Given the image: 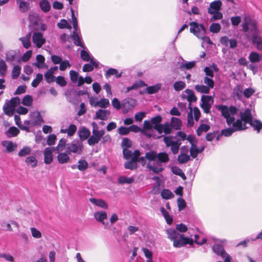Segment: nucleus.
<instances>
[{"mask_svg":"<svg viewBox=\"0 0 262 262\" xmlns=\"http://www.w3.org/2000/svg\"><path fill=\"white\" fill-rule=\"evenodd\" d=\"M221 27L219 23H212L209 27V31L213 33H217L221 30Z\"/></svg>","mask_w":262,"mask_h":262,"instance_id":"obj_53","label":"nucleus"},{"mask_svg":"<svg viewBox=\"0 0 262 262\" xmlns=\"http://www.w3.org/2000/svg\"><path fill=\"white\" fill-rule=\"evenodd\" d=\"M210 128V125L206 124H201L196 129V134L198 136H200L203 132H207Z\"/></svg>","mask_w":262,"mask_h":262,"instance_id":"obj_35","label":"nucleus"},{"mask_svg":"<svg viewBox=\"0 0 262 262\" xmlns=\"http://www.w3.org/2000/svg\"><path fill=\"white\" fill-rule=\"evenodd\" d=\"M109 105V100L106 98H101L99 101H97L94 104L95 107L97 106L101 108H106Z\"/></svg>","mask_w":262,"mask_h":262,"instance_id":"obj_32","label":"nucleus"},{"mask_svg":"<svg viewBox=\"0 0 262 262\" xmlns=\"http://www.w3.org/2000/svg\"><path fill=\"white\" fill-rule=\"evenodd\" d=\"M90 202H91L92 203L94 204V205L99 206L102 208L106 209L107 208V204L106 203V202L101 199H97L95 198H90L89 199Z\"/></svg>","mask_w":262,"mask_h":262,"instance_id":"obj_21","label":"nucleus"},{"mask_svg":"<svg viewBox=\"0 0 262 262\" xmlns=\"http://www.w3.org/2000/svg\"><path fill=\"white\" fill-rule=\"evenodd\" d=\"M217 108L221 111L222 115L225 118L230 115L229 108L226 105H219Z\"/></svg>","mask_w":262,"mask_h":262,"instance_id":"obj_42","label":"nucleus"},{"mask_svg":"<svg viewBox=\"0 0 262 262\" xmlns=\"http://www.w3.org/2000/svg\"><path fill=\"white\" fill-rule=\"evenodd\" d=\"M166 232L168 235V238L171 240L174 241L177 238H178L179 236L181 235L176 230L174 229L169 228L166 230Z\"/></svg>","mask_w":262,"mask_h":262,"instance_id":"obj_20","label":"nucleus"},{"mask_svg":"<svg viewBox=\"0 0 262 262\" xmlns=\"http://www.w3.org/2000/svg\"><path fill=\"white\" fill-rule=\"evenodd\" d=\"M136 105V100L130 97L125 98L122 101V107L124 114L127 113L129 110L133 108Z\"/></svg>","mask_w":262,"mask_h":262,"instance_id":"obj_7","label":"nucleus"},{"mask_svg":"<svg viewBox=\"0 0 262 262\" xmlns=\"http://www.w3.org/2000/svg\"><path fill=\"white\" fill-rule=\"evenodd\" d=\"M210 100L213 102V98L211 96L203 95L201 97L202 102L200 106L205 113L208 114L210 113V108L211 107V104L209 102Z\"/></svg>","mask_w":262,"mask_h":262,"instance_id":"obj_6","label":"nucleus"},{"mask_svg":"<svg viewBox=\"0 0 262 262\" xmlns=\"http://www.w3.org/2000/svg\"><path fill=\"white\" fill-rule=\"evenodd\" d=\"M89 166V164L85 160H79L78 162L77 168L81 171H85Z\"/></svg>","mask_w":262,"mask_h":262,"instance_id":"obj_40","label":"nucleus"},{"mask_svg":"<svg viewBox=\"0 0 262 262\" xmlns=\"http://www.w3.org/2000/svg\"><path fill=\"white\" fill-rule=\"evenodd\" d=\"M178 202V207L179 211H181L184 209L186 207V203L185 201L182 199L181 197H180L177 200Z\"/></svg>","mask_w":262,"mask_h":262,"instance_id":"obj_58","label":"nucleus"},{"mask_svg":"<svg viewBox=\"0 0 262 262\" xmlns=\"http://www.w3.org/2000/svg\"><path fill=\"white\" fill-rule=\"evenodd\" d=\"M36 59L37 62L34 63V65L38 68H41L45 64V58L42 55L38 54L36 56Z\"/></svg>","mask_w":262,"mask_h":262,"instance_id":"obj_37","label":"nucleus"},{"mask_svg":"<svg viewBox=\"0 0 262 262\" xmlns=\"http://www.w3.org/2000/svg\"><path fill=\"white\" fill-rule=\"evenodd\" d=\"M57 27L61 29L67 28L71 29L72 28L71 26L68 23L67 20L65 19H61L60 23H58L57 24Z\"/></svg>","mask_w":262,"mask_h":262,"instance_id":"obj_45","label":"nucleus"},{"mask_svg":"<svg viewBox=\"0 0 262 262\" xmlns=\"http://www.w3.org/2000/svg\"><path fill=\"white\" fill-rule=\"evenodd\" d=\"M6 56L7 61L12 62L15 60L16 53L14 51L11 50L6 53Z\"/></svg>","mask_w":262,"mask_h":262,"instance_id":"obj_56","label":"nucleus"},{"mask_svg":"<svg viewBox=\"0 0 262 262\" xmlns=\"http://www.w3.org/2000/svg\"><path fill=\"white\" fill-rule=\"evenodd\" d=\"M114 75H115V77L117 78H119L121 77L122 75V72H121L120 73H118V71L116 69L110 68L106 71L105 74V76L106 77H109L111 76Z\"/></svg>","mask_w":262,"mask_h":262,"instance_id":"obj_30","label":"nucleus"},{"mask_svg":"<svg viewBox=\"0 0 262 262\" xmlns=\"http://www.w3.org/2000/svg\"><path fill=\"white\" fill-rule=\"evenodd\" d=\"M162 84L157 83L155 85L148 86L145 89V93L148 94H153L157 93L161 88Z\"/></svg>","mask_w":262,"mask_h":262,"instance_id":"obj_22","label":"nucleus"},{"mask_svg":"<svg viewBox=\"0 0 262 262\" xmlns=\"http://www.w3.org/2000/svg\"><path fill=\"white\" fill-rule=\"evenodd\" d=\"M132 141L128 138H123L121 142V147L124 148H128L132 146Z\"/></svg>","mask_w":262,"mask_h":262,"instance_id":"obj_51","label":"nucleus"},{"mask_svg":"<svg viewBox=\"0 0 262 262\" xmlns=\"http://www.w3.org/2000/svg\"><path fill=\"white\" fill-rule=\"evenodd\" d=\"M249 124L252 126L254 130H256L258 133H259L260 129H262V122L259 120L253 119Z\"/></svg>","mask_w":262,"mask_h":262,"instance_id":"obj_25","label":"nucleus"},{"mask_svg":"<svg viewBox=\"0 0 262 262\" xmlns=\"http://www.w3.org/2000/svg\"><path fill=\"white\" fill-rule=\"evenodd\" d=\"M222 3L220 0L215 1L210 4L209 7L208 8V13L209 14H213L216 11H220L221 10Z\"/></svg>","mask_w":262,"mask_h":262,"instance_id":"obj_11","label":"nucleus"},{"mask_svg":"<svg viewBox=\"0 0 262 262\" xmlns=\"http://www.w3.org/2000/svg\"><path fill=\"white\" fill-rule=\"evenodd\" d=\"M212 250L217 255L224 258L228 254L225 251L224 247L221 244H214L212 247Z\"/></svg>","mask_w":262,"mask_h":262,"instance_id":"obj_15","label":"nucleus"},{"mask_svg":"<svg viewBox=\"0 0 262 262\" xmlns=\"http://www.w3.org/2000/svg\"><path fill=\"white\" fill-rule=\"evenodd\" d=\"M26 162L28 165H31V167L34 168L37 166V161L33 156H30L26 158Z\"/></svg>","mask_w":262,"mask_h":262,"instance_id":"obj_50","label":"nucleus"},{"mask_svg":"<svg viewBox=\"0 0 262 262\" xmlns=\"http://www.w3.org/2000/svg\"><path fill=\"white\" fill-rule=\"evenodd\" d=\"M161 195L163 199L168 200L174 197V194L168 189H163L161 193Z\"/></svg>","mask_w":262,"mask_h":262,"instance_id":"obj_41","label":"nucleus"},{"mask_svg":"<svg viewBox=\"0 0 262 262\" xmlns=\"http://www.w3.org/2000/svg\"><path fill=\"white\" fill-rule=\"evenodd\" d=\"M43 155L45 163L46 164H49L52 162L53 160V156L52 151L51 150L50 147H47L45 149Z\"/></svg>","mask_w":262,"mask_h":262,"instance_id":"obj_16","label":"nucleus"},{"mask_svg":"<svg viewBox=\"0 0 262 262\" xmlns=\"http://www.w3.org/2000/svg\"><path fill=\"white\" fill-rule=\"evenodd\" d=\"M39 7L44 12H48L51 9V5L48 0H41L39 2Z\"/></svg>","mask_w":262,"mask_h":262,"instance_id":"obj_29","label":"nucleus"},{"mask_svg":"<svg viewBox=\"0 0 262 262\" xmlns=\"http://www.w3.org/2000/svg\"><path fill=\"white\" fill-rule=\"evenodd\" d=\"M177 160L180 164H184L189 161L190 158L187 154L182 153L178 156Z\"/></svg>","mask_w":262,"mask_h":262,"instance_id":"obj_38","label":"nucleus"},{"mask_svg":"<svg viewBox=\"0 0 262 262\" xmlns=\"http://www.w3.org/2000/svg\"><path fill=\"white\" fill-rule=\"evenodd\" d=\"M243 120L242 119H237L235 122L233 123V128L236 129V131L243 130L247 128L246 123L244 122L243 123Z\"/></svg>","mask_w":262,"mask_h":262,"instance_id":"obj_18","label":"nucleus"},{"mask_svg":"<svg viewBox=\"0 0 262 262\" xmlns=\"http://www.w3.org/2000/svg\"><path fill=\"white\" fill-rule=\"evenodd\" d=\"M195 66V61H192L182 63L180 65V68H184L186 70H190Z\"/></svg>","mask_w":262,"mask_h":262,"instance_id":"obj_57","label":"nucleus"},{"mask_svg":"<svg viewBox=\"0 0 262 262\" xmlns=\"http://www.w3.org/2000/svg\"><path fill=\"white\" fill-rule=\"evenodd\" d=\"M157 166H152L149 163H148L146 167L150 170H152L155 173H159L162 172L164 168L162 167V163H166L169 161L168 155L165 152H161L157 154Z\"/></svg>","mask_w":262,"mask_h":262,"instance_id":"obj_3","label":"nucleus"},{"mask_svg":"<svg viewBox=\"0 0 262 262\" xmlns=\"http://www.w3.org/2000/svg\"><path fill=\"white\" fill-rule=\"evenodd\" d=\"M31 149L29 146H24L18 153L19 157H25L31 154Z\"/></svg>","mask_w":262,"mask_h":262,"instance_id":"obj_48","label":"nucleus"},{"mask_svg":"<svg viewBox=\"0 0 262 262\" xmlns=\"http://www.w3.org/2000/svg\"><path fill=\"white\" fill-rule=\"evenodd\" d=\"M189 25L190 26V32L193 33L198 38L201 39L204 42H206L209 45H212L209 37L205 36L206 30L204 26L202 24H199L197 22L192 21Z\"/></svg>","mask_w":262,"mask_h":262,"instance_id":"obj_2","label":"nucleus"},{"mask_svg":"<svg viewBox=\"0 0 262 262\" xmlns=\"http://www.w3.org/2000/svg\"><path fill=\"white\" fill-rule=\"evenodd\" d=\"M3 110L6 115L11 116L13 115L15 109L12 106L10 105L9 102L7 101L5 103L3 106Z\"/></svg>","mask_w":262,"mask_h":262,"instance_id":"obj_28","label":"nucleus"},{"mask_svg":"<svg viewBox=\"0 0 262 262\" xmlns=\"http://www.w3.org/2000/svg\"><path fill=\"white\" fill-rule=\"evenodd\" d=\"M173 127L171 123L166 122L163 124V132L166 134H169L171 133Z\"/></svg>","mask_w":262,"mask_h":262,"instance_id":"obj_63","label":"nucleus"},{"mask_svg":"<svg viewBox=\"0 0 262 262\" xmlns=\"http://www.w3.org/2000/svg\"><path fill=\"white\" fill-rule=\"evenodd\" d=\"M235 132H236V129L233 128L229 127L223 129L221 131V135H223L225 137H229Z\"/></svg>","mask_w":262,"mask_h":262,"instance_id":"obj_55","label":"nucleus"},{"mask_svg":"<svg viewBox=\"0 0 262 262\" xmlns=\"http://www.w3.org/2000/svg\"><path fill=\"white\" fill-rule=\"evenodd\" d=\"M101 138L92 130V135L88 139V143L89 145H94L98 143L100 140Z\"/></svg>","mask_w":262,"mask_h":262,"instance_id":"obj_24","label":"nucleus"},{"mask_svg":"<svg viewBox=\"0 0 262 262\" xmlns=\"http://www.w3.org/2000/svg\"><path fill=\"white\" fill-rule=\"evenodd\" d=\"M240 117L242 120H243L245 123L249 124L253 120L251 111L249 108H246L244 112H241Z\"/></svg>","mask_w":262,"mask_h":262,"instance_id":"obj_12","label":"nucleus"},{"mask_svg":"<svg viewBox=\"0 0 262 262\" xmlns=\"http://www.w3.org/2000/svg\"><path fill=\"white\" fill-rule=\"evenodd\" d=\"M21 68L19 66H15L12 71V78L16 79L18 78L20 73Z\"/></svg>","mask_w":262,"mask_h":262,"instance_id":"obj_49","label":"nucleus"},{"mask_svg":"<svg viewBox=\"0 0 262 262\" xmlns=\"http://www.w3.org/2000/svg\"><path fill=\"white\" fill-rule=\"evenodd\" d=\"M74 91L73 89H68L66 91L64 95L67 100L71 103H75V99L73 97Z\"/></svg>","mask_w":262,"mask_h":262,"instance_id":"obj_34","label":"nucleus"},{"mask_svg":"<svg viewBox=\"0 0 262 262\" xmlns=\"http://www.w3.org/2000/svg\"><path fill=\"white\" fill-rule=\"evenodd\" d=\"M70 79L72 82L76 83L79 77L78 72L74 70H71L69 73Z\"/></svg>","mask_w":262,"mask_h":262,"instance_id":"obj_60","label":"nucleus"},{"mask_svg":"<svg viewBox=\"0 0 262 262\" xmlns=\"http://www.w3.org/2000/svg\"><path fill=\"white\" fill-rule=\"evenodd\" d=\"M135 158H131L129 161H126L124 163V167L125 169L130 170L136 169L138 167L137 164L135 162Z\"/></svg>","mask_w":262,"mask_h":262,"instance_id":"obj_27","label":"nucleus"},{"mask_svg":"<svg viewBox=\"0 0 262 262\" xmlns=\"http://www.w3.org/2000/svg\"><path fill=\"white\" fill-rule=\"evenodd\" d=\"M257 25L258 23L256 20L248 16L245 18L242 26L244 32H247L249 31L251 33L249 37V41L253 45H256L258 50L262 51V38L258 35L259 30Z\"/></svg>","mask_w":262,"mask_h":262,"instance_id":"obj_1","label":"nucleus"},{"mask_svg":"<svg viewBox=\"0 0 262 262\" xmlns=\"http://www.w3.org/2000/svg\"><path fill=\"white\" fill-rule=\"evenodd\" d=\"M188 94L187 96L183 95L182 96L183 99L186 98L188 102L189 103L195 102L197 101V97L194 95L193 91L190 89H187L184 91Z\"/></svg>","mask_w":262,"mask_h":262,"instance_id":"obj_17","label":"nucleus"},{"mask_svg":"<svg viewBox=\"0 0 262 262\" xmlns=\"http://www.w3.org/2000/svg\"><path fill=\"white\" fill-rule=\"evenodd\" d=\"M186 86V84L182 81H177L173 84V88L176 91H180Z\"/></svg>","mask_w":262,"mask_h":262,"instance_id":"obj_44","label":"nucleus"},{"mask_svg":"<svg viewBox=\"0 0 262 262\" xmlns=\"http://www.w3.org/2000/svg\"><path fill=\"white\" fill-rule=\"evenodd\" d=\"M135 179L133 177L128 178L125 176H120L118 179V182L120 184H131L133 183Z\"/></svg>","mask_w":262,"mask_h":262,"instance_id":"obj_33","label":"nucleus"},{"mask_svg":"<svg viewBox=\"0 0 262 262\" xmlns=\"http://www.w3.org/2000/svg\"><path fill=\"white\" fill-rule=\"evenodd\" d=\"M78 135L79 136L80 141H82L86 140L90 136V130L84 126L80 127L78 130Z\"/></svg>","mask_w":262,"mask_h":262,"instance_id":"obj_13","label":"nucleus"},{"mask_svg":"<svg viewBox=\"0 0 262 262\" xmlns=\"http://www.w3.org/2000/svg\"><path fill=\"white\" fill-rule=\"evenodd\" d=\"M18 5L20 11L23 13L28 11L30 6L29 3L25 1H21Z\"/></svg>","mask_w":262,"mask_h":262,"instance_id":"obj_54","label":"nucleus"},{"mask_svg":"<svg viewBox=\"0 0 262 262\" xmlns=\"http://www.w3.org/2000/svg\"><path fill=\"white\" fill-rule=\"evenodd\" d=\"M94 217L97 221L104 224L103 220L107 218V214L104 211H97L94 213Z\"/></svg>","mask_w":262,"mask_h":262,"instance_id":"obj_26","label":"nucleus"},{"mask_svg":"<svg viewBox=\"0 0 262 262\" xmlns=\"http://www.w3.org/2000/svg\"><path fill=\"white\" fill-rule=\"evenodd\" d=\"M83 148L82 143L78 139H75L67 144L66 151L68 154L77 153L81 154Z\"/></svg>","mask_w":262,"mask_h":262,"instance_id":"obj_4","label":"nucleus"},{"mask_svg":"<svg viewBox=\"0 0 262 262\" xmlns=\"http://www.w3.org/2000/svg\"><path fill=\"white\" fill-rule=\"evenodd\" d=\"M57 160L59 163H67L70 160L69 156L65 152L59 153L57 156Z\"/></svg>","mask_w":262,"mask_h":262,"instance_id":"obj_31","label":"nucleus"},{"mask_svg":"<svg viewBox=\"0 0 262 262\" xmlns=\"http://www.w3.org/2000/svg\"><path fill=\"white\" fill-rule=\"evenodd\" d=\"M7 132L11 134L12 137H15L19 134V130L16 127L11 126L8 129Z\"/></svg>","mask_w":262,"mask_h":262,"instance_id":"obj_64","label":"nucleus"},{"mask_svg":"<svg viewBox=\"0 0 262 262\" xmlns=\"http://www.w3.org/2000/svg\"><path fill=\"white\" fill-rule=\"evenodd\" d=\"M43 79V76L41 74L38 73L36 75V78L34 79L31 85L33 88H36L39 83L42 81Z\"/></svg>","mask_w":262,"mask_h":262,"instance_id":"obj_52","label":"nucleus"},{"mask_svg":"<svg viewBox=\"0 0 262 262\" xmlns=\"http://www.w3.org/2000/svg\"><path fill=\"white\" fill-rule=\"evenodd\" d=\"M33 98L31 95H27L23 98L21 103L23 105L30 106L32 105Z\"/></svg>","mask_w":262,"mask_h":262,"instance_id":"obj_47","label":"nucleus"},{"mask_svg":"<svg viewBox=\"0 0 262 262\" xmlns=\"http://www.w3.org/2000/svg\"><path fill=\"white\" fill-rule=\"evenodd\" d=\"M160 211L164 217L167 223L169 225L171 224L173 221V219L172 217L169 215L168 212L163 207H161Z\"/></svg>","mask_w":262,"mask_h":262,"instance_id":"obj_36","label":"nucleus"},{"mask_svg":"<svg viewBox=\"0 0 262 262\" xmlns=\"http://www.w3.org/2000/svg\"><path fill=\"white\" fill-rule=\"evenodd\" d=\"M170 123L172 126L173 129L176 130L181 129L182 125L181 119L173 117L171 118Z\"/></svg>","mask_w":262,"mask_h":262,"instance_id":"obj_23","label":"nucleus"},{"mask_svg":"<svg viewBox=\"0 0 262 262\" xmlns=\"http://www.w3.org/2000/svg\"><path fill=\"white\" fill-rule=\"evenodd\" d=\"M249 58L251 62H259L261 59L259 54L255 52H252L249 55Z\"/></svg>","mask_w":262,"mask_h":262,"instance_id":"obj_43","label":"nucleus"},{"mask_svg":"<svg viewBox=\"0 0 262 262\" xmlns=\"http://www.w3.org/2000/svg\"><path fill=\"white\" fill-rule=\"evenodd\" d=\"M30 118L32 122V126L41 125L44 122L39 112H32L30 115Z\"/></svg>","mask_w":262,"mask_h":262,"instance_id":"obj_9","label":"nucleus"},{"mask_svg":"<svg viewBox=\"0 0 262 262\" xmlns=\"http://www.w3.org/2000/svg\"><path fill=\"white\" fill-rule=\"evenodd\" d=\"M71 37L73 39L74 43L76 46L84 48V46L82 41L81 38L76 31H73V34H71Z\"/></svg>","mask_w":262,"mask_h":262,"instance_id":"obj_19","label":"nucleus"},{"mask_svg":"<svg viewBox=\"0 0 262 262\" xmlns=\"http://www.w3.org/2000/svg\"><path fill=\"white\" fill-rule=\"evenodd\" d=\"M195 90L199 93H205V94H208L209 93L210 89L208 86L204 85H195Z\"/></svg>","mask_w":262,"mask_h":262,"instance_id":"obj_39","label":"nucleus"},{"mask_svg":"<svg viewBox=\"0 0 262 262\" xmlns=\"http://www.w3.org/2000/svg\"><path fill=\"white\" fill-rule=\"evenodd\" d=\"M220 42L222 45L225 46L226 47L228 46V42H229L230 48L231 49H234L237 46V41L236 39H229L228 37L227 36H224L221 37L220 38Z\"/></svg>","mask_w":262,"mask_h":262,"instance_id":"obj_10","label":"nucleus"},{"mask_svg":"<svg viewBox=\"0 0 262 262\" xmlns=\"http://www.w3.org/2000/svg\"><path fill=\"white\" fill-rule=\"evenodd\" d=\"M193 243L194 241L192 238L188 237H185L183 234H181L178 238H177L174 241L173 246L176 248H180L187 244L192 246Z\"/></svg>","mask_w":262,"mask_h":262,"instance_id":"obj_5","label":"nucleus"},{"mask_svg":"<svg viewBox=\"0 0 262 262\" xmlns=\"http://www.w3.org/2000/svg\"><path fill=\"white\" fill-rule=\"evenodd\" d=\"M145 157L149 161H154L157 159V154L154 150H150L146 153Z\"/></svg>","mask_w":262,"mask_h":262,"instance_id":"obj_46","label":"nucleus"},{"mask_svg":"<svg viewBox=\"0 0 262 262\" xmlns=\"http://www.w3.org/2000/svg\"><path fill=\"white\" fill-rule=\"evenodd\" d=\"M8 102H9L10 105L12 106L15 109V107L20 104V99L18 97L16 96L11 98V99Z\"/></svg>","mask_w":262,"mask_h":262,"instance_id":"obj_61","label":"nucleus"},{"mask_svg":"<svg viewBox=\"0 0 262 262\" xmlns=\"http://www.w3.org/2000/svg\"><path fill=\"white\" fill-rule=\"evenodd\" d=\"M242 93V88L241 85H237L233 89V94L238 99H241Z\"/></svg>","mask_w":262,"mask_h":262,"instance_id":"obj_62","label":"nucleus"},{"mask_svg":"<svg viewBox=\"0 0 262 262\" xmlns=\"http://www.w3.org/2000/svg\"><path fill=\"white\" fill-rule=\"evenodd\" d=\"M30 22L34 26H38L39 20V17L36 14L29 15Z\"/></svg>","mask_w":262,"mask_h":262,"instance_id":"obj_59","label":"nucleus"},{"mask_svg":"<svg viewBox=\"0 0 262 262\" xmlns=\"http://www.w3.org/2000/svg\"><path fill=\"white\" fill-rule=\"evenodd\" d=\"M32 41L38 48H41L46 42V39L43 37V34L41 32H34L33 34Z\"/></svg>","mask_w":262,"mask_h":262,"instance_id":"obj_8","label":"nucleus"},{"mask_svg":"<svg viewBox=\"0 0 262 262\" xmlns=\"http://www.w3.org/2000/svg\"><path fill=\"white\" fill-rule=\"evenodd\" d=\"M110 115V112L107 110L99 109L96 112L94 119H100L101 120H106L107 116Z\"/></svg>","mask_w":262,"mask_h":262,"instance_id":"obj_14","label":"nucleus"}]
</instances>
